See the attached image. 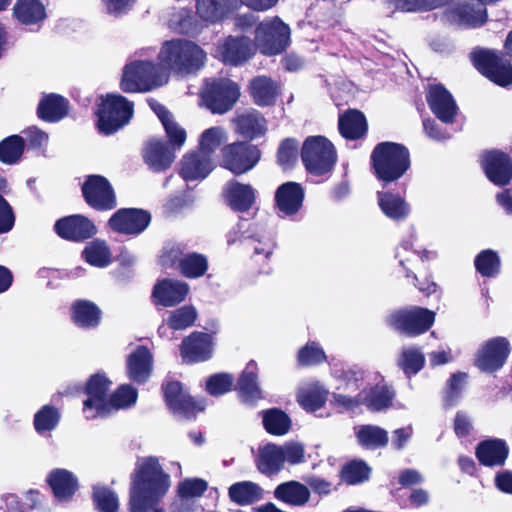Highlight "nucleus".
<instances>
[{
  "label": "nucleus",
  "mask_w": 512,
  "mask_h": 512,
  "mask_svg": "<svg viewBox=\"0 0 512 512\" xmlns=\"http://www.w3.org/2000/svg\"><path fill=\"white\" fill-rule=\"evenodd\" d=\"M170 487V475L157 458L140 459L131 475L129 512H165L160 503Z\"/></svg>",
  "instance_id": "1"
},
{
  "label": "nucleus",
  "mask_w": 512,
  "mask_h": 512,
  "mask_svg": "<svg viewBox=\"0 0 512 512\" xmlns=\"http://www.w3.org/2000/svg\"><path fill=\"white\" fill-rule=\"evenodd\" d=\"M158 56L169 69L181 74L200 70L207 58L206 52L198 44L185 39L165 42Z\"/></svg>",
  "instance_id": "2"
},
{
  "label": "nucleus",
  "mask_w": 512,
  "mask_h": 512,
  "mask_svg": "<svg viewBox=\"0 0 512 512\" xmlns=\"http://www.w3.org/2000/svg\"><path fill=\"white\" fill-rule=\"evenodd\" d=\"M371 158L377 177L384 182L399 179L410 167L408 149L394 142L378 144Z\"/></svg>",
  "instance_id": "3"
},
{
  "label": "nucleus",
  "mask_w": 512,
  "mask_h": 512,
  "mask_svg": "<svg viewBox=\"0 0 512 512\" xmlns=\"http://www.w3.org/2000/svg\"><path fill=\"white\" fill-rule=\"evenodd\" d=\"M168 81L165 70L151 61L135 60L123 68L120 87L124 92H146Z\"/></svg>",
  "instance_id": "4"
},
{
  "label": "nucleus",
  "mask_w": 512,
  "mask_h": 512,
  "mask_svg": "<svg viewBox=\"0 0 512 512\" xmlns=\"http://www.w3.org/2000/svg\"><path fill=\"white\" fill-rule=\"evenodd\" d=\"M301 158L308 172L324 175L330 172L337 159L333 144L323 136H310L302 146Z\"/></svg>",
  "instance_id": "5"
},
{
  "label": "nucleus",
  "mask_w": 512,
  "mask_h": 512,
  "mask_svg": "<svg viewBox=\"0 0 512 512\" xmlns=\"http://www.w3.org/2000/svg\"><path fill=\"white\" fill-rule=\"evenodd\" d=\"M133 115V104L125 97L107 94L101 97L98 109V128L103 134L110 135L126 125Z\"/></svg>",
  "instance_id": "6"
},
{
  "label": "nucleus",
  "mask_w": 512,
  "mask_h": 512,
  "mask_svg": "<svg viewBox=\"0 0 512 512\" xmlns=\"http://www.w3.org/2000/svg\"><path fill=\"white\" fill-rule=\"evenodd\" d=\"M290 34L289 26L280 18H266L256 28V48L267 56L278 55L288 47Z\"/></svg>",
  "instance_id": "7"
},
{
  "label": "nucleus",
  "mask_w": 512,
  "mask_h": 512,
  "mask_svg": "<svg viewBox=\"0 0 512 512\" xmlns=\"http://www.w3.org/2000/svg\"><path fill=\"white\" fill-rule=\"evenodd\" d=\"M240 95L239 87L233 81L207 79L200 92L203 105L213 113H225L234 105Z\"/></svg>",
  "instance_id": "8"
},
{
  "label": "nucleus",
  "mask_w": 512,
  "mask_h": 512,
  "mask_svg": "<svg viewBox=\"0 0 512 512\" xmlns=\"http://www.w3.org/2000/svg\"><path fill=\"white\" fill-rule=\"evenodd\" d=\"M434 321L435 313L419 306L397 310L388 317L390 326L411 337L428 331Z\"/></svg>",
  "instance_id": "9"
},
{
  "label": "nucleus",
  "mask_w": 512,
  "mask_h": 512,
  "mask_svg": "<svg viewBox=\"0 0 512 512\" xmlns=\"http://www.w3.org/2000/svg\"><path fill=\"white\" fill-rule=\"evenodd\" d=\"M471 57L477 70L492 82L500 86L512 83V65L501 52L478 50Z\"/></svg>",
  "instance_id": "10"
},
{
  "label": "nucleus",
  "mask_w": 512,
  "mask_h": 512,
  "mask_svg": "<svg viewBox=\"0 0 512 512\" xmlns=\"http://www.w3.org/2000/svg\"><path fill=\"white\" fill-rule=\"evenodd\" d=\"M415 235L412 234L408 239L402 240L395 251V258L398 260L399 266L402 267L407 278H412L414 285L424 294L431 295L436 292L437 285L435 282L426 280L423 283H418V278L414 274L415 268L414 263L417 258L421 260L429 259L430 256L435 257L434 252H428L426 250L416 251L413 249Z\"/></svg>",
  "instance_id": "11"
},
{
  "label": "nucleus",
  "mask_w": 512,
  "mask_h": 512,
  "mask_svg": "<svg viewBox=\"0 0 512 512\" xmlns=\"http://www.w3.org/2000/svg\"><path fill=\"white\" fill-rule=\"evenodd\" d=\"M222 166L241 175L251 170L260 159L259 150L250 144L236 142L222 149Z\"/></svg>",
  "instance_id": "12"
},
{
  "label": "nucleus",
  "mask_w": 512,
  "mask_h": 512,
  "mask_svg": "<svg viewBox=\"0 0 512 512\" xmlns=\"http://www.w3.org/2000/svg\"><path fill=\"white\" fill-rule=\"evenodd\" d=\"M110 385L111 381L104 374L98 373L90 377L86 386L88 397L83 403V413L87 419L108 414L107 391Z\"/></svg>",
  "instance_id": "13"
},
{
  "label": "nucleus",
  "mask_w": 512,
  "mask_h": 512,
  "mask_svg": "<svg viewBox=\"0 0 512 512\" xmlns=\"http://www.w3.org/2000/svg\"><path fill=\"white\" fill-rule=\"evenodd\" d=\"M255 43L245 36H229L216 46L214 57L225 64L241 65L249 60L256 51Z\"/></svg>",
  "instance_id": "14"
},
{
  "label": "nucleus",
  "mask_w": 512,
  "mask_h": 512,
  "mask_svg": "<svg viewBox=\"0 0 512 512\" xmlns=\"http://www.w3.org/2000/svg\"><path fill=\"white\" fill-rule=\"evenodd\" d=\"M86 202L97 210H110L116 206L115 194L106 178L90 175L82 186Z\"/></svg>",
  "instance_id": "15"
},
{
  "label": "nucleus",
  "mask_w": 512,
  "mask_h": 512,
  "mask_svg": "<svg viewBox=\"0 0 512 512\" xmlns=\"http://www.w3.org/2000/svg\"><path fill=\"white\" fill-rule=\"evenodd\" d=\"M509 352V342L505 338L490 339L478 350L475 365L481 371L493 372L504 365Z\"/></svg>",
  "instance_id": "16"
},
{
  "label": "nucleus",
  "mask_w": 512,
  "mask_h": 512,
  "mask_svg": "<svg viewBox=\"0 0 512 512\" xmlns=\"http://www.w3.org/2000/svg\"><path fill=\"white\" fill-rule=\"evenodd\" d=\"M12 17L30 31H38L47 18V7L42 0H16Z\"/></svg>",
  "instance_id": "17"
},
{
  "label": "nucleus",
  "mask_w": 512,
  "mask_h": 512,
  "mask_svg": "<svg viewBox=\"0 0 512 512\" xmlns=\"http://www.w3.org/2000/svg\"><path fill=\"white\" fill-rule=\"evenodd\" d=\"M150 214L141 209H120L109 220L110 227L119 233L138 235L149 225Z\"/></svg>",
  "instance_id": "18"
},
{
  "label": "nucleus",
  "mask_w": 512,
  "mask_h": 512,
  "mask_svg": "<svg viewBox=\"0 0 512 512\" xmlns=\"http://www.w3.org/2000/svg\"><path fill=\"white\" fill-rule=\"evenodd\" d=\"M427 102L434 115L443 123H453L458 107L451 93L442 85H430Z\"/></svg>",
  "instance_id": "19"
},
{
  "label": "nucleus",
  "mask_w": 512,
  "mask_h": 512,
  "mask_svg": "<svg viewBox=\"0 0 512 512\" xmlns=\"http://www.w3.org/2000/svg\"><path fill=\"white\" fill-rule=\"evenodd\" d=\"M482 166L488 179L496 185H506L512 178V162L503 152L485 153L482 157Z\"/></svg>",
  "instance_id": "20"
},
{
  "label": "nucleus",
  "mask_w": 512,
  "mask_h": 512,
  "mask_svg": "<svg viewBox=\"0 0 512 512\" xmlns=\"http://www.w3.org/2000/svg\"><path fill=\"white\" fill-rule=\"evenodd\" d=\"M55 231L61 238L80 241L92 237L96 233V227L82 215H71L59 219L55 223Z\"/></svg>",
  "instance_id": "21"
},
{
  "label": "nucleus",
  "mask_w": 512,
  "mask_h": 512,
  "mask_svg": "<svg viewBox=\"0 0 512 512\" xmlns=\"http://www.w3.org/2000/svg\"><path fill=\"white\" fill-rule=\"evenodd\" d=\"M167 405L174 412L190 415L194 412L203 411L205 406L202 401H195L187 395L180 382H169L163 387Z\"/></svg>",
  "instance_id": "22"
},
{
  "label": "nucleus",
  "mask_w": 512,
  "mask_h": 512,
  "mask_svg": "<svg viewBox=\"0 0 512 512\" xmlns=\"http://www.w3.org/2000/svg\"><path fill=\"white\" fill-rule=\"evenodd\" d=\"M226 204L234 211H248L255 203L256 191L249 185L238 181H229L223 188Z\"/></svg>",
  "instance_id": "23"
},
{
  "label": "nucleus",
  "mask_w": 512,
  "mask_h": 512,
  "mask_svg": "<svg viewBox=\"0 0 512 512\" xmlns=\"http://www.w3.org/2000/svg\"><path fill=\"white\" fill-rule=\"evenodd\" d=\"M212 336L203 332H193L181 345V355L185 362H200L212 355Z\"/></svg>",
  "instance_id": "24"
},
{
  "label": "nucleus",
  "mask_w": 512,
  "mask_h": 512,
  "mask_svg": "<svg viewBox=\"0 0 512 512\" xmlns=\"http://www.w3.org/2000/svg\"><path fill=\"white\" fill-rule=\"evenodd\" d=\"M188 292L189 286L186 282L164 279L154 286L152 296L157 304L164 307H172L183 302Z\"/></svg>",
  "instance_id": "25"
},
{
  "label": "nucleus",
  "mask_w": 512,
  "mask_h": 512,
  "mask_svg": "<svg viewBox=\"0 0 512 512\" xmlns=\"http://www.w3.org/2000/svg\"><path fill=\"white\" fill-rule=\"evenodd\" d=\"M128 377L139 384L145 383L153 370V355L145 346H138L127 357Z\"/></svg>",
  "instance_id": "26"
},
{
  "label": "nucleus",
  "mask_w": 512,
  "mask_h": 512,
  "mask_svg": "<svg viewBox=\"0 0 512 512\" xmlns=\"http://www.w3.org/2000/svg\"><path fill=\"white\" fill-rule=\"evenodd\" d=\"M211 157L200 151L186 154L181 161L180 175L185 181L203 180L213 170Z\"/></svg>",
  "instance_id": "27"
},
{
  "label": "nucleus",
  "mask_w": 512,
  "mask_h": 512,
  "mask_svg": "<svg viewBox=\"0 0 512 512\" xmlns=\"http://www.w3.org/2000/svg\"><path fill=\"white\" fill-rule=\"evenodd\" d=\"M509 454V448L505 441L490 439L480 442L476 448V457L479 462L487 467L502 466Z\"/></svg>",
  "instance_id": "28"
},
{
  "label": "nucleus",
  "mask_w": 512,
  "mask_h": 512,
  "mask_svg": "<svg viewBox=\"0 0 512 512\" xmlns=\"http://www.w3.org/2000/svg\"><path fill=\"white\" fill-rule=\"evenodd\" d=\"M275 198L280 212L285 215H293L302 206L304 191L300 184L287 182L277 189Z\"/></svg>",
  "instance_id": "29"
},
{
  "label": "nucleus",
  "mask_w": 512,
  "mask_h": 512,
  "mask_svg": "<svg viewBox=\"0 0 512 512\" xmlns=\"http://www.w3.org/2000/svg\"><path fill=\"white\" fill-rule=\"evenodd\" d=\"M145 163L154 171H163L171 166L175 154L160 140H150L143 150Z\"/></svg>",
  "instance_id": "30"
},
{
  "label": "nucleus",
  "mask_w": 512,
  "mask_h": 512,
  "mask_svg": "<svg viewBox=\"0 0 512 512\" xmlns=\"http://www.w3.org/2000/svg\"><path fill=\"white\" fill-rule=\"evenodd\" d=\"M234 122L236 132L248 139L262 136L267 130L266 120L260 112L254 109L238 114Z\"/></svg>",
  "instance_id": "31"
},
{
  "label": "nucleus",
  "mask_w": 512,
  "mask_h": 512,
  "mask_svg": "<svg viewBox=\"0 0 512 512\" xmlns=\"http://www.w3.org/2000/svg\"><path fill=\"white\" fill-rule=\"evenodd\" d=\"M361 393L363 405L371 411H382L389 408L395 396L394 390L383 381L363 389Z\"/></svg>",
  "instance_id": "32"
},
{
  "label": "nucleus",
  "mask_w": 512,
  "mask_h": 512,
  "mask_svg": "<svg viewBox=\"0 0 512 512\" xmlns=\"http://www.w3.org/2000/svg\"><path fill=\"white\" fill-rule=\"evenodd\" d=\"M196 6L202 19L216 22L239 7V0H197Z\"/></svg>",
  "instance_id": "33"
},
{
  "label": "nucleus",
  "mask_w": 512,
  "mask_h": 512,
  "mask_svg": "<svg viewBox=\"0 0 512 512\" xmlns=\"http://www.w3.org/2000/svg\"><path fill=\"white\" fill-rule=\"evenodd\" d=\"M258 367L255 361H250L243 372L241 373L238 382L237 390L240 397L246 402H252L260 399L261 390L258 384Z\"/></svg>",
  "instance_id": "34"
},
{
  "label": "nucleus",
  "mask_w": 512,
  "mask_h": 512,
  "mask_svg": "<svg viewBox=\"0 0 512 512\" xmlns=\"http://www.w3.org/2000/svg\"><path fill=\"white\" fill-rule=\"evenodd\" d=\"M256 465L263 474L271 475L279 472L283 467V458L280 446L267 443L258 448Z\"/></svg>",
  "instance_id": "35"
},
{
  "label": "nucleus",
  "mask_w": 512,
  "mask_h": 512,
  "mask_svg": "<svg viewBox=\"0 0 512 512\" xmlns=\"http://www.w3.org/2000/svg\"><path fill=\"white\" fill-rule=\"evenodd\" d=\"M197 318V311L192 305H184L178 309L168 312L165 324L158 328V333L164 337L167 328L172 330H185L192 326Z\"/></svg>",
  "instance_id": "36"
},
{
  "label": "nucleus",
  "mask_w": 512,
  "mask_h": 512,
  "mask_svg": "<svg viewBox=\"0 0 512 512\" xmlns=\"http://www.w3.org/2000/svg\"><path fill=\"white\" fill-rule=\"evenodd\" d=\"M250 93L257 105L269 106L275 103L279 86L267 76H258L250 83Z\"/></svg>",
  "instance_id": "37"
},
{
  "label": "nucleus",
  "mask_w": 512,
  "mask_h": 512,
  "mask_svg": "<svg viewBox=\"0 0 512 512\" xmlns=\"http://www.w3.org/2000/svg\"><path fill=\"white\" fill-rule=\"evenodd\" d=\"M328 390L319 382H309L299 388L297 401L307 411H316L326 402Z\"/></svg>",
  "instance_id": "38"
},
{
  "label": "nucleus",
  "mask_w": 512,
  "mask_h": 512,
  "mask_svg": "<svg viewBox=\"0 0 512 512\" xmlns=\"http://www.w3.org/2000/svg\"><path fill=\"white\" fill-rule=\"evenodd\" d=\"M275 497L292 506H304L310 498L307 486L297 481H288L278 485L274 492Z\"/></svg>",
  "instance_id": "39"
},
{
  "label": "nucleus",
  "mask_w": 512,
  "mask_h": 512,
  "mask_svg": "<svg viewBox=\"0 0 512 512\" xmlns=\"http://www.w3.org/2000/svg\"><path fill=\"white\" fill-rule=\"evenodd\" d=\"M55 497L60 501L69 499L77 490L78 483L73 474L65 469L52 471L48 478Z\"/></svg>",
  "instance_id": "40"
},
{
  "label": "nucleus",
  "mask_w": 512,
  "mask_h": 512,
  "mask_svg": "<svg viewBox=\"0 0 512 512\" xmlns=\"http://www.w3.org/2000/svg\"><path fill=\"white\" fill-rule=\"evenodd\" d=\"M149 105L162 122L170 143L175 147H182L186 141V131L173 120L164 106L156 101H150Z\"/></svg>",
  "instance_id": "41"
},
{
  "label": "nucleus",
  "mask_w": 512,
  "mask_h": 512,
  "mask_svg": "<svg viewBox=\"0 0 512 512\" xmlns=\"http://www.w3.org/2000/svg\"><path fill=\"white\" fill-rule=\"evenodd\" d=\"M38 116L48 122H57L68 113V102L57 94H50L42 98L38 105Z\"/></svg>",
  "instance_id": "42"
},
{
  "label": "nucleus",
  "mask_w": 512,
  "mask_h": 512,
  "mask_svg": "<svg viewBox=\"0 0 512 512\" xmlns=\"http://www.w3.org/2000/svg\"><path fill=\"white\" fill-rule=\"evenodd\" d=\"M378 203L382 212L393 220H402L408 217L410 206L398 194L378 192Z\"/></svg>",
  "instance_id": "43"
},
{
  "label": "nucleus",
  "mask_w": 512,
  "mask_h": 512,
  "mask_svg": "<svg viewBox=\"0 0 512 512\" xmlns=\"http://www.w3.org/2000/svg\"><path fill=\"white\" fill-rule=\"evenodd\" d=\"M229 498L240 506L251 505L262 498V488L251 481L237 482L229 487Z\"/></svg>",
  "instance_id": "44"
},
{
  "label": "nucleus",
  "mask_w": 512,
  "mask_h": 512,
  "mask_svg": "<svg viewBox=\"0 0 512 512\" xmlns=\"http://www.w3.org/2000/svg\"><path fill=\"white\" fill-rule=\"evenodd\" d=\"M339 131L347 139H358L365 135L367 122L363 113L357 110H350L340 116Z\"/></svg>",
  "instance_id": "45"
},
{
  "label": "nucleus",
  "mask_w": 512,
  "mask_h": 512,
  "mask_svg": "<svg viewBox=\"0 0 512 512\" xmlns=\"http://www.w3.org/2000/svg\"><path fill=\"white\" fill-rule=\"evenodd\" d=\"M72 319L82 328H94L99 325L101 310L87 300L76 301L72 306Z\"/></svg>",
  "instance_id": "46"
},
{
  "label": "nucleus",
  "mask_w": 512,
  "mask_h": 512,
  "mask_svg": "<svg viewBox=\"0 0 512 512\" xmlns=\"http://www.w3.org/2000/svg\"><path fill=\"white\" fill-rule=\"evenodd\" d=\"M358 442L367 449L384 447L388 443V433L381 427L362 425L356 431Z\"/></svg>",
  "instance_id": "47"
},
{
  "label": "nucleus",
  "mask_w": 512,
  "mask_h": 512,
  "mask_svg": "<svg viewBox=\"0 0 512 512\" xmlns=\"http://www.w3.org/2000/svg\"><path fill=\"white\" fill-rule=\"evenodd\" d=\"M262 421L266 431L272 435H285L291 427L288 415L276 408L263 411Z\"/></svg>",
  "instance_id": "48"
},
{
  "label": "nucleus",
  "mask_w": 512,
  "mask_h": 512,
  "mask_svg": "<svg viewBox=\"0 0 512 512\" xmlns=\"http://www.w3.org/2000/svg\"><path fill=\"white\" fill-rule=\"evenodd\" d=\"M138 397L137 390L129 385L123 384L119 386L109 397L108 414L112 411L126 409L133 406Z\"/></svg>",
  "instance_id": "49"
},
{
  "label": "nucleus",
  "mask_w": 512,
  "mask_h": 512,
  "mask_svg": "<svg viewBox=\"0 0 512 512\" xmlns=\"http://www.w3.org/2000/svg\"><path fill=\"white\" fill-rule=\"evenodd\" d=\"M180 272L188 278H198L208 269L206 257L198 253H190L179 260Z\"/></svg>",
  "instance_id": "50"
},
{
  "label": "nucleus",
  "mask_w": 512,
  "mask_h": 512,
  "mask_svg": "<svg viewBox=\"0 0 512 512\" xmlns=\"http://www.w3.org/2000/svg\"><path fill=\"white\" fill-rule=\"evenodd\" d=\"M24 151V140L21 136L12 135L0 142V161L4 164H15Z\"/></svg>",
  "instance_id": "51"
},
{
  "label": "nucleus",
  "mask_w": 512,
  "mask_h": 512,
  "mask_svg": "<svg viewBox=\"0 0 512 512\" xmlns=\"http://www.w3.org/2000/svg\"><path fill=\"white\" fill-rule=\"evenodd\" d=\"M390 9L403 12L433 10L443 5L447 0H382Z\"/></svg>",
  "instance_id": "52"
},
{
  "label": "nucleus",
  "mask_w": 512,
  "mask_h": 512,
  "mask_svg": "<svg viewBox=\"0 0 512 512\" xmlns=\"http://www.w3.org/2000/svg\"><path fill=\"white\" fill-rule=\"evenodd\" d=\"M85 260L97 267H105L110 263L111 253L104 241H93L83 251Z\"/></svg>",
  "instance_id": "53"
},
{
  "label": "nucleus",
  "mask_w": 512,
  "mask_h": 512,
  "mask_svg": "<svg viewBox=\"0 0 512 512\" xmlns=\"http://www.w3.org/2000/svg\"><path fill=\"white\" fill-rule=\"evenodd\" d=\"M207 482L200 478H187L181 481L177 487L178 499L187 502H196L195 498L202 496L207 490Z\"/></svg>",
  "instance_id": "54"
},
{
  "label": "nucleus",
  "mask_w": 512,
  "mask_h": 512,
  "mask_svg": "<svg viewBox=\"0 0 512 512\" xmlns=\"http://www.w3.org/2000/svg\"><path fill=\"white\" fill-rule=\"evenodd\" d=\"M60 420L58 409L53 406H43L34 416V426L38 433L43 434L56 428Z\"/></svg>",
  "instance_id": "55"
},
{
  "label": "nucleus",
  "mask_w": 512,
  "mask_h": 512,
  "mask_svg": "<svg viewBox=\"0 0 512 512\" xmlns=\"http://www.w3.org/2000/svg\"><path fill=\"white\" fill-rule=\"evenodd\" d=\"M227 140L226 132L221 127L205 130L200 137V152L211 157L219 146Z\"/></svg>",
  "instance_id": "56"
},
{
  "label": "nucleus",
  "mask_w": 512,
  "mask_h": 512,
  "mask_svg": "<svg viewBox=\"0 0 512 512\" xmlns=\"http://www.w3.org/2000/svg\"><path fill=\"white\" fill-rule=\"evenodd\" d=\"M425 357L415 347L404 348L399 360V365L407 375L418 373L424 366Z\"/></svg>",
  "instance_id": "57"
},
{
  "label": "nucleus",
  "mask_w": 512,
  "mask_h": 512,
  "mask_svg": "<svg viewBox=\"0 0 512 512\" xmlns=\"http://www.w3.org/2000/svg\"><path fill=\"white\" fill-rule=\"evenodd\" d=\"M93 500L100 512H117L119 500L115 492L107 487L95 486Z\"/></svg>",
  "instance_id": "58"
},
{
  "label": "nucleus",
  "mask_w": 512,
  "mask_h": 512,
  "mask_svg": "<svg viewBox=\"0 0 512 512\" xmlns=\"http://www.w3.org/2000/svg\"><path fill=\"white\" fill-rule=\"evenodd\" d=\"M486 9L482 4H466L459 10L460 23L468 27H477L486 21Z\"/></svg>",
  "instance_id": "59"
},
{
  "label": "nucleus",
  "mask_w": 512,
  "mask_h": 512,
  "mask_svg": "<svg viewBox=\"0 0 512 512\" xmlns=\"http://www.w3.org/2000/svg\"><path fill=\"white\" fill-rule=\"evenodd\" d=\"M475 266L481 275L492 277L500 270V260L496 252L484 250L476 257Z\"/></svg>",
  "instance_id": "60"
},
{
  "label": "nucleus",
  "mask_w": 512,
  "mask_h": 512,
  "mask_svg": "<svg viewBox=\"0 0 512 512\" xmlns=\"http://www.w3.org/2000/svg\"><path fill=\"white\" fill-rule=\"evenodd\" d=\"M297 359L302 366H313L323 363L326 355L316 342H309L299 350Z\"/></svg>",
  "instance_id": "61"
},
{
  "label": "nucleus",
  "mask_w": 512,
  "mask_h": 512,
  "mask_svg": "<svg viewBox=\"0 0 512 512\" xmlns=\"http://www.w3.org/2000/svg\"><path fill=\"white\" fill-rule=\"evenodd\" d=\"M369 468L362 461H353L347 464L342 470V479L350 485L361 483L368 479Z\"/></svg>",
  "instance_id": "62"
},
{
  "label": "nucleus",
  "mask_w": 512,
  "mask_h": 512,
  "mask_svg": "<svg viewBox=\"0 0 512 512\" xmlns=\"http://www.w3.org/2000/svg\"><path fill=\"white\" fill-rule=\"evenodd\" d=\"M298 142L294 139L284 140L278 149V163L284 169L291 168L298 159Z\"/></svg>",
  "instance_id": "63"
},
{
  "label": "nucleus",
  "mask_w": 512,
  "mask_h": 512,
  "mask_svg": "<svg viewBox=\"0 0 512 512\" xmlns=\"http://www.w3.org/2000/svg\"><path fill=\"white\" fill-rule=\"evenodd\" d=\"M466 374H453L449 380L448 389L444 397V406L446 408L453 407L460 398V394L464 388Z\"/></svg>",
  "instance_id": "64"
}]
</instances>
